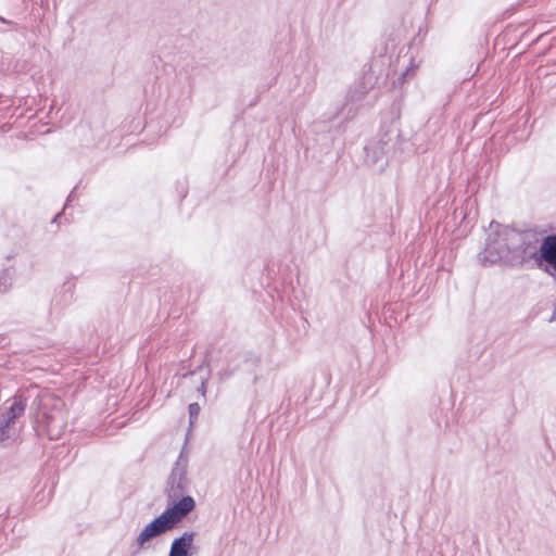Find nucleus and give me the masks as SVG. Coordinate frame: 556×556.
Instances as JSON below:
<instances>
[{
	"instance_id": "1",
	"label": "nucleus",
	"mask_w": 556,
	"mask_h": 556,
	"mask_svg": "<svg viewBox=\"0 0 556 556\" xmlns=\"http://www.w3.org/2000/svg\"><path fill=\"white\" fill-rule=\"evenodd\" d=\"M47 394H41L38 386L18 390L15 395L7 401L11 403L0 415V442L11 438L10 429L15 420L23 416L29 406L34 418V428L38 435H47L50 440H58L61 435L60 424L55 416L46 409Z\"/></svg>"
},
{
	"instance_id": "2",
	"label": "nucleus",
	"mask_w": 556,
	"mask_h": 556,
	"mask_svg": "<svg viewBox=\"0 0 556 556\" xmlns=\"http://www.w3.org/2000/svg\"><path fill=\"white\" fill-rule=\"evenodd\" d=\"M189 502L182 500L174 506H166L163 513L150 521L139 533L136 539L137 548L131 552L130 556H136L149 541L174 529L192 511V504Z\"/></svg>"
},
{
	"instance_id": "3",
	"label": "nucleus",
	"mask_w": 556,
	"mask_h": 556,
	"mask_svg": "<svg viewBox=\"0 0 556 556\" xmlns=\"http://www.w3.org/2000/svg\"><path fill=\"white\" fill-rule=\"evenodd\" d=\"M378 140L365 146L364 151L366 160L372 164L378 163L383 157L387 161L400 159L408 147V142L402 137L396 123L381 125Z\"/></svg>"
},
{
	"instance_id": "4",
	"label": "nucleus",
	"mask_w": 556,
	"mask_h": 556,
	"mask_svg": "<svg viewBox=\"0 0 556 556\" xmlns=\"http://www.w3.org/2000/svg\"><path fill=\"white\" fill-rule=\"evenodd\" d=\"M188 473V458L181 452L175 462L170 473L166 480L164 493L167 498V506H174L182 500L190 501L192 510L195 508L194 498L188 494L191 481L187 476Z\"/></svg>"
},
{
	"instance_id": "5",
	"label": "nucleus",
	"mask_w": 556,
	"mask_h": 556,
	"mask_svg": "<svg viewBox=\"0 0 556 556\" xmlns=\"http://www.w3.org/2000/svg\"><path fill=\"white\" fill-rule=\"evenodd\" d=\"M377 81L378 78L376 77L374 72L368 71L364 73L362 78L349 89L345 101V106H349L346 118H352L355 116L357 110L361 106V102L375 88Z\"/></svg>"
},
{
	"instance_id": "6",
	"label": "nucleus",
	"mask_w": 556,
	"mask_h": 556,
	"mask_svg": "<svg viewBox=\"0 0 556 556\" xmlns=\"http://www.w3.org/2000/svg\"><path fill=\"white\" fill-rule=\"evenodd\" d=\"M260 362V357L254 355L252 352L238 354L218 372V377L222 381L228 380L241 369L242 365L254 368L258 366Z\"/></svg>"
},
{
	"instance_id": "7",
	"label": "nucleus",
	"mask_w": 556,
	"mask_h": 556,
	"mask_svg": "<svg viewBox=\"0 0 556 556\" xmlns=\"http://www.w3.org/2000/svg\"><path fill=\"white\" fill-rule=\"evenodd\" d=\"M197 532L186 531L172 541L168 556H193L198 553V546L193 544Z\"/></svg>"
},
{
	"instance_id": "8",
	"label": "nucleus",
	"mask_w": 556,
	"mask_h": 556,
	"mask_svg": "<svg viewBox=\"0 0 556 556\" xmlns=\"http://www.w3.org/2000/svg\"><path fill=\"white\" fill-rule=\"evenodd\" d=\"M207 367L208 370H207V376L205 378H202L201 379V384L200 387L198 388V392L201 393V395L205 396V392H206V382L210 378V375H211V370H210V364H208V361H207V357L204 358L202 365H200L199 367H197L194 370H190L186 374H184L182 376L184 377H187V376H193L195 372H198L199 370H201L203 367Z\"/></svg>"
},
{
	"instance_id": "9",
	"label": "nucleus",
	"mask_w": 556,
	"mask_h": 556,
	"mask_svg": "<svg viewBox=\"0 0 556 556\" xmlns=\"http://www.w3.org/2000/svg\"><path fill=\"white\" fill-rule=\"evenodd\" d=\"M13 271L14 270L12 268H5L0 274V292H7L12 286Z\"/></svg>"
},
{
	"instance_id": "10",
	"label": "nucleus",
	"mask_w": 556,
	"mask_h": 556,
	"mask_svg": "<svg viewBox=\"0 0 556 556\" xmlns=\"http://www.w3.org/2000/svg\"><path fill=\"white\" fill-rule=\"evenodd\" d=\"M63 294H62V299H63V305H68L70 303H72V301L74 300V288H75V283L74 282H65L63 285Z\"/></svg>"
},
{
	"instance_id": "11",
	"label": "nucleus",
	"mask_w": 556,
	"mask_h": 556,
	"mask_svg": "<svg viewBox=\"0 0 556 556\" xmlns=\"http://www.w3.org/2000/svg\"><path fill=\"white\" fill-rule=\"evenodd\" d=\"M200 410H201V407H200L199 403H191V404H189L188 413H189L190 426H192L194 424V421L197 420V418H198V416L200 414Z\"/></svg>"
},
{
	"instance_id": "12",
	"label": "nucleus",
	"mask_w": 556,
	"mask_h": 556,
	"mask_svg": "<svg viewBox=\"0 0 556 556\" xmlns=\"http://www.w3.org/2000/svg\"><path fill=\"white\" fill-rule=\"evenodd\" d=\"M410 68H406L405 72H403L392 84L393 88H396L399 86H402L404 81L406 80V77L409 75Z\"/></svg>"
},
{
	"instance_id": "13",
	"label": "nucleus",
	"mask_w": 556,
	"mask_h": 556,
	"mask_svg": "<svg viewBox=\"0 0 556 556\" xmlns=\"http://www.w3.org/2000/svg\"><path fill=\"white\" fill-rule=\"evenodd\" d=\"M190 92H191V91H190V89H188V90L185 92V98H184V100H182V104H181V106H185L186 101H187V100H189Z\"/></svg>"
},
{
	"instance_id": "14",
	"label": "nucleus",
	"mask_w": 556,
	"mask_h": 556,
	"mask_svg": "<svg viewBox=\"0 0 556 556\" xmlns=\"http://www.w3.org/2000/svg\"><path fill=\"white\" fill-rule=\"evenodd\" d=\"M78 188V185L75 186V188L72 190V192L67 197V202L72 201L74 199V191Z\"/></svg>"
},
{
	"instance_id": "15",
	"label": "nucleus",
	"mask_w": 556,
	"mask_h": 556,
	"mask_svg": "<svg viewBox=\"0 0 556 556\" xmlns=\"http://www.w3.org/2000/svg\"><path fill=\"white\" fill-rule=\"evenodd\" d=\"M0 22H1V23H4V24H8V25H12V24H13V22H12V21H9V20H7V18H4V17H2V16H0Z\"/></svg>"
},
{
	"instance_id": "16",
	"label": "nucleus",
	"mask_w": 556,
	"mask_h": 556,
	"mask_svg": "<svg viewBox=\"0 0 556 556\" xmlns=\"http://www.w3.org/2000/svg\"><path fill=\"white\" fill-rule=\"evenodd\" d=\"M173 98H175V88H174V86L169 90V98H168V100H170Z\"/></svg>"
},
{
	"instance_id": "17",
	"label": "nucleus",
	"mask_w": 556,
	"mask_h": 556,
	"mask_svg": "<svg viewBox=\"0 0 556 556\" xmlns=\"http://www.w3.org/2000/svg\"><path fill=\"white\" fill-rule=\"evenodd\" d=\"M62 217V213H59L56 214L53 219H52V223H58V220Z\"/></svg>"
}]
</instances>
